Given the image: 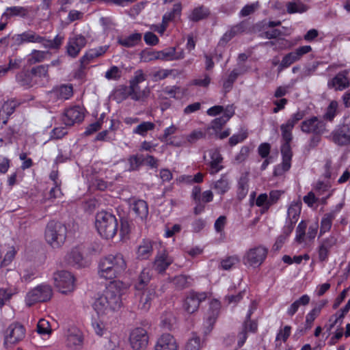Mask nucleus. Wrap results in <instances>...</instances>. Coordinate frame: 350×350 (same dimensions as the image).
Wrapping results in <instances>:
<instances>
[{"instance_id":"52","label":"nucleus","mask_w":350,"mask_h":350,"mask_svg":"<svg viewBox=\"0 0 350 350\" xmlns=\"http://www.w3.org/2000/svg\"><path fill=\"white\" fill-rule=\"evenodd\" d=\"M37 332L42 335L50 334L52 332V329L49 322L46 319H41L37 324Z\"/></svg>"},{"instance_id":"15","label":"nucleus","mask_w":350,"mask_h":350,"mask_svg":"<svg viewBox=\"0 0 350 350\" xmlns=\"http://www.w3.org/2000/svg\"><path fill=\"white\" fill-rule=\"evenodd\" d=\"M25 334V330L23 325L18 323L11 324L6 330L5 343L14 344L22 340Z\"/></svg>"},{"instance_id":"32","label":"nucleus","mask_w":350,"mask_h":350,"mask_svg":"<svg viewBox=\"0 0 350 350\" xmlns=\"http://www.w3.org/2000/svg\"><path fill=\"white\" fill-rule=\"evenodd\" d=\"M142 40V34L135 33L130 36L119 39V43L126 47H132L137 45Z\"/></svg>"},{"instance_id":"10","label":"nucleus","mask_w":350,"mask_h":350,"mask_svg":"<svg viewBox=\"0 0 350 350\" xmlns=\"http://www.w3.org/2000/svg\"><path fill=\"white\" fill-rule=\"evenodd\" d=\"M310 46H303L297 48L294 51L291 52L282 58V62L278 66V72H281L284 68H288L294 62L299 60L301 57L311 51Z\"/></svg>"},{"instance_id":"46","label":"nucleus","mask_w":350,"mask_h":350,"mask_svg":"<svg viewBox=\"0 0 350 350\" xmlns=\"http://www.w3.org/2000/svg\"><path fill=\"white\" fill-rule=\"evenodd\" d=\"M154 126V124L151 122H143L135 127L133 130V133L145 136L148 131L153 130Z\"/></svg>"},{"instance_id":"1","label":"nucleus","mask_w":350,"mask_h":350,"mask_svg":"<svg viewBox=\"0 0 350 350\" xmlns=\"http://www.w3.org/2000/svg\"><path fill=\"white\" fill-rule=\"evenodd\" d=\"M124 284L116 280L108 284L103 293L94 301L93 308L99 316H111L122 305Z\"/></svg>"},{"instance_id":"57","label":"nucleus","mask_w":350,"mask_h":350,"mask_svg":"<svg viewBox=\"0 0 350 350\" xmlns=\"http://www.w3.org/2000/svg\"><path fill=\"white\" fill-rule=\"evenodd\" d=\"M27 42L38 43L43 41L42 36H40L33 31L23 32Z\"/></svg>"},{"instance_id":"14","label":"nucleus","mask_w":350,"mask_h":350,"mask_svg":"<svg viewBox=\"0 0 350 350\" xmlns=\"http://www.w3.org/2000/svg\"><path fill=\"white\" fill-rule=\"evenodd\" d=\"M83 109L79 106H74L65 111L62 116V121L66 126H72L75 123L83 121Z\"/></svg>"},{"instance_id":"45","label":"nucleus","mask_w":350,"mask_h":350,"mask_svg":"<svg viewBox=\"0 0 350 350\" xmlns=\"http://www.w3.org/2000/svg\"><path fill=\"white\" fill-rule=\"evenodd\" d=\"M241 30L239 25L232 27L229 31H226L219 42V44L224 46L227 44L232 38H234L238 32Z\"/></svg>"},{"instance_id":"5","label":"nucleus","mask_w":350,"mask_h":350,"mask_svg":"<svg viewBox=\"0 0 350 350\" xmlns=\"http://www.w3.org/2000/svg\"><path fill=\"white\" fill-rule=\"evenodd\" d=\"M53 291L50 285L41 284L28 292L25 302L29 306L38 302H46L51 299Z\"/></svg>"},{"instance_id":"19","label":"nucleus","mask_w":350,"mask_h":350,"mask_svg":"<svg viewBox=\"0 0 350 350\" xmlns=\"http://www.w3.org/2000/svg\"><path fill=\"white\" fill-rule=\"evenodd\" d=\"M173 259L169 256L165 250L159 252L154 259L153 269L158 273H162L172 263Z\"/></svg>"},{"instance_id":"23","label":"nucleus","mask_w":350,"mask_h":350,"mask_svg":"<svg viewBox=\"0 0 350 350\" xmlns=\"http://www.w3.org/2000/svg\"><path fill=\"white\" fill-rule=\"evenodd\" d=\"M132 211L135 217L139 219L144 221L148 215V206L146 201L138 200L134 201L131 205Z\"/></svg>"},{"instance_id":"16","label":"nucleus","mask_w":350,"mask_h":350,"mask_svg":"<svg viewBox=\"0 0 350 350\" xmlns=\"http://www.w3.org/2000/svg\"><path fill=\"white\" fill-rule=\"evenodd\" d=\"M86 42L85 38L82 35H76L70 38L66 47L68 55L72 57H77L81 49L85 46Z\"/></svg>"},{"instance_id":"51","label":"nucleus","mask_w":350,"mask_h":350,"mask_svg":"<svg viewBox=\"0 0 350 350\" xmlns=\"http://www.w3.org/2000/svg\"><path fill=\"white\" fill-rule=\"evenodd\" d=\"M307 228V224L304 221H301L297 226L296 229V237L295 241L301 243L304 241L305 238H306V230Z\"/></svg>"},{"instance_id":"26","label":"nucleus","mask_w":350,"mask_h":350,"mask_svg":"<svg viewBox=\"0 0 350 350\" xmlns=\"http://www.w3.org/2000/svg\"><path fill=\"white\" fill-rule=\"evenodd\" d=\"M152 254V243L149 240H144L138 246L137 251V258L148 259Z\"/></svg>"},{"instance_id":"28","label":"nucleus","mask_w":350,"mask_h":350,"mask_svg":"<svg viewBox=\"0 0 350 350\" xmlns=\"http://www.w3.org/2000/svg\"><path fill=\"white\" fill-rule=\"evenodd\" d=\"M17 82L25 88L32 87L36 81L33 80V76L31 74V71L23 70L18 72L16 76Z\"/></svg>"},{"instance_id":"34","label":"nucleus","mask_w":350,"mask_h":350,"mask_svg":"<svg viewBox=\"0 0 350 350\" xmlns=\"http://www.w3.org/2000/svg\"><path fill=\"white\" fill-rule=\"evenodd\" d=\"M105 53V49L100 48L89 50L80 59L81 66H85L92 59Z\"/></svg>"},{"instance_id":"7","label":"nucleus","mask_w":350,"mask_h":350,"mask_svg":"<svg viewBox=\"0 0 350 350\" xmlns=\"http://www.w3.org/2000/svg\"><path fill=\"white\" fill-rule=\"evenodd\" d=\"M54 282L55 286L63 294L72 292L75 288V278L67 271H59L54 273Z\"/></svg>"},{"instance_id":"62","label":"nucleus","mask_w":350,"mask_h":350,"mask_svg":"<svg viewBox=\"0 0 350 350\" xmlns=\"http://www.w3.org/2000/svg\"><path fill=\"white\" fill-rule=\"evenodd\" d=\"M268 196L266 193L259 195L256 200V204L258 206H262L263 212L269 209L270 205L268 204Z\"/></svg>"},{"instance_id":"18","label":"nucleus","mask_w":350,"mask_h":350,"mask_svg":"<svg viewBox=\"0 0 350 350\" xmlns=\"http://www.w3.org/2000/svg\"><path fill=\"white\" fill-rule=\"evenodd\" d=\"M178 344L170 334H162L157 341L154 350H177Z\"/></svg>"},{"instance_id":"20","label":"nucleus","mask_w":350,"mask_h":350,"mask_svg":"<svg viewBox=\"0 0 350 350\" xmlns=\"http://www.w3.org/2000/svg\"><path fill=\"white\" fill-rule=\"evenodd\" d=\"M348 70H343L338 72L331 81L328 82L329 88H334L336 90H342L350 85L347 75Z\"/></svg>"},{"instance_id":"4","label":"nucleus","mask_w":350,"mask_h":350,"mask_svg":"<svg viewBox=\"0 0 350 350\" xmlns=\"http://www.w3.org/2000/svg\"><path fill=\"white\" fill-rule=\"evenodd\" d=\"M67 228L59 221H49L45 228L44 238L46 243L53 248H60L65 243Z\"/></svg>"},{"instance_id":"3","label":"nucleus","mask_w":350,"mask_h":350,"mask_svg":"<svg viewBox=\"0 0 350 350\" xmlns=\"http://www.w3.org/2000/svg\"><path fill=\"white\" fill-rule=\"evenodd\" d=\"M95 226L100 235L106 239L113 238L118 231V220L116 216L105 211L96 214Z\"/></svg>"},{"instance_id":"58","label":"nucleus","mask_w":350,"mask_h":350,"mask_svg":"<svg viewBox=\"0 0 350 350\" xmlns=\"http://www.w3.org/2000/svg\"><path fill=\"white\" fill-rule=\"evenodd\" d=\"M200 339L196 336L189 339L185 346V350H200Z\"/></svg>"},{"instance_id":"47","label":"nucleus","mask_w":350,"mask_h":350,"mask_svg":"<svg viewBox=\"0 0 350 350\" xmlns=\"http://www.w3.org/2000/svg\"><path fill=\"white\" fill-rule=\"evenodd\" d=\"M150 271L148 269H144L139 276V282L135 286L136 288L138 291L142 290L144 286L150 282Z\"/></svg>"},{"instance_id":"61","label":"nucleus","mask_w":350,"mask_h":350,"mask_svg":"<svg viewBox=\"0 0 350 350\" xmlns=\"http://www.w3.org/2000/svg\"><path fill=\"white\" fill-rule=\"evenodd\" d=\"M15 109V104L14 102H5L1 107V115H5L8 118L9 116L13 113Z\"/></svg>"},{"instance_id":"30","label":"nucleus","mask_w":350,"mask_h":350,"mask_svg":"<svg viewBox=\"0 0 350 350\" xmlns=\"http://www.w3.org/2000/svg\"><path fill=\"white\" fill-rule=\"evenodd\" d=\"M138 295L139 296V308L143 311H147L150 307V301L154 297V293L145 291L142 293H139Z\"/></svg>"},{"instance_id":"40","label":"nucleus","mask_w":350,"mask_h":350,"mask_svg":"<svg viewBox=\"0 0 350 350\" xmlns=\"http://www.w3.org/2000/svg\"><path fill=\"white\" fill-rule=\"evenodd\" d=\"M286 10L289 14L303 13L308 10V7L299 1H295L288 2L286 4Z\"/></svg>"},{"instance_id":"53","label":"nucleus","mask_w":350,"mask_h":350,"mask_svg":"<svg viewBox=\"0 0 350 350\" xmlns=\"http://www.w3.org/2000/svg\"><path fill=\"white\" fill-rule=\"evenodd\" d=\"M229 120V116H222L219 118H217L211 122V126L209 129H212L215 132L221 130L223 126Z\"/></svg>"},{"instance_id":"50","label":"nucleus","mask_w":350,"mask_h":350,"mask_svg":"<svg viewBox=\"0 0 350 350\" xmlns=\"http://www.w3.org/2000/svg\"><path fill=\"white\" fill-rule=\"evenodd\" d=\"M241 72L237 69H234L228 75L227 79L224 81L223 87L226 92H229L232 88L234 82L237 79L238 76Z\"/></svg>"},{"instance_id":"37","label":"nucleus","mask_w":350,"mask_h":350,"mask_svg":"<svg viewBox=\"0 0 350 350\" xmlns=\"http://www.w3.org/2000/svg\"><path fill=\"white\" fill-rule=\"evenodd\" d=\"M213 188L218 193L224 194L230 189L229 180L226 175H222L219 180L214 182Z\"/></svg>"},{"instance_id":"31","label":"nucleus","mask_w":350,"mask_h":350,"mask_svg":"<svg viewBox=\"0 0 350 350\" xmlns=\"http://www.w3.org/2000/svg\"><path fill=\"white\" fill-rule=\"evenodd\" d=\"M301 203L298 202H293L291 204L287 211V220L289 222L295 224L297 221L301 212Z\"/></svg>"},{"instance_id":"25","label":"nucleus","mask_w":350,"mask_h":350,"mask_svg":"<svg viewBox=\"0 0 350 350\" xmlns=\"http://www.w3.org/2000/svg\"><path fill=\"white\" fill-rule=\"evenodd\" d=\"M128 94L133 100H141L146 98L150 94V88L146 86L144 89H141L139 85H130Z\"/></svg>"},{"instance_id":"27","label":"nucleus","mask_w":350,"mask_h":350,"mask_svg":"<svg viewBox=\"0 0 350 350\" xmlns=\"http://www.w3.org/2000/svg\"><path fill=\"white\" fill-rule=\"evenodd\" d=\"M209 8L200 5L195 8L189 15V20L193 22H198L208 17L210 15Z\"/></svg>"},{"instance_id":"38","label":"nucleus","mask_w":350,"mask_h":350,"mask_svg":"<svg viewBox=\"0 0 350 350\" xmlns=\"http://www.w3.org/2000/svg\"><path fill=\"white\" fill-rule=\"evenodd\" d=\"M335 218V213L334 212L326 213L323 217L322 218L321 222V228H320V234L322 235L323 234L325 233L326 232H328L332 227V221Z\"/></svg>"},{"instance_id":"33","label":"nucleus","mask_w":350,"mask_h":350,"mask_svg":"<svg viewBox=\"0 0 350 350\" xmlns=\"http://www.w3.org/2000/svg\"><path fill=\"white\" fill-rule=\"evenodd\" d=\"M28 9L22 6H13L7 8L5 12L3 13V16L11 17L14 16H18L21 17H26L28 14Z\"/></svg>"},{"instance_id":"49","label":"nucleus","mask_w":350,"mask_h":350,"mask_svg":"<svg viewBox=\"0 0 350 350\" xmlns=\"http://www.w3.org/2000/svg\"><path fill=\"white\" fill-rule=\"evenodd\" d=\"M145 157L142 154L133 155L129 159L130 164L129 170L134 171L138 170V168L144 163Z\"/></svg>"},{"instance_id":"48","label":"nucleus","mask_w":350,"mask_h":350,"mask_svg":"<svg viewBox=\"0 0 350 350\" xmlns=\"http://www.w3.org/2000/svg\"><path fill=\"white\" fill-rule=\"evenodd\" d=\"M48 51L33 50L30 54L28 62L31 64H36L44 61L46 59Z\"/></svg>"},{"instance_id":"11","label":"nucleus","mask_w":350,"mask_h":350,"mask_svg":"<svg viewBox=\"0 0 350 350\" xmlns=\"http://www.w3.org/2000/svg\"><path fill=\"white\" fill-rule=\"evenodd\" d=\"M330 139L339 146L350 145V125L342 124L338 126L332 132Z\"/></svg>"},{"instance_id":"39","label":"nucleus","mask_w":350,"mask_h":350,"mask_svg":"<svg viewBox=\"0 0 350 350\" xmlns=\"http://www.w3.org/2000/svg\"><path fill=\"white\" fill-rule=\"evenodd\" d=\"M50 65H39L31 69V74L33 78L46 79L47 81L49 79V68Z\"/></svg>"},{"instance_id":"24","label":"nucleus","mask_w":350,"mask_h":350,"mask_svg":"<svg viewBox=\"0 0 350 350\" xmlns=\"http://www.w3.org/2000/svg\"><path fill=\"white\" fill-rule=\"evenodd\" d=\"M51 96L60 100H68L73 95L72 85H62L55 87L51 92Z\"/></svg>"},{"instance_id":"8","label":"nucleus","mask_w":350,"mask_h":350,"mask_svg":"<svg viewBox=\"0 0 350 350\" xmlns=\"http://www.w3.org/2000/svg\"><path fill=\"white\" fill-rule=\"evenodd\" d=\"M148 333L142 327H137L130 334L129 342L133 350H145L148 347Z\"/></svg>"},{"instance_id":"22","label":"nucleus","mask_w":350,"mask_h":350,"mask_svg":"<svg viewBox=\"0 0 350 350\" xmlns=\"http://www.w3.org/2000/svg\"><path fill=\"white\" fill-rule=\"evenodd\" d=\"M211 161L208 163L209 165V172L211 174H215L219 172L223 166L221 165L223 158L217 149H211L209 151Z\"/></svg>"},{"instance_id":"12","label":"nucleus","mask_w":350,"mask_h":350,"mask_svg":"<svg viewBox=\"0 0 350 350\" xmlns=\"http://www.w3.org/2000/svg\"><path fill=\"white\" fill-rule=\"evenodd\" d=\"M281 153L282 155V163L277 165L273 172V174L276 176L282 175L291 167V161L293 156L291 145L283 144L281 146Z\"/></svg>"},{"instance_id":"43","label":"nucleus","mask_w":350,"mask_h":350,"mask_svg":"<svg viewBox=\"0 0 350 350\" xmlns=\"http://www.w3.org/2000/svg\"><path fill=\"white\" fill-rule=\"evenodd\" d=\"M181 10L182 7L180 3L174 4L172 10L163 15L162 23L167 25L169 22L172 21L176 15L180 14Z\"/></svg>"},{"instance_id":"63","label":"nucleus","mask_w":350,"mask_h":350,"mask_svg":"<svg viewBox=\"0 0 350 350\" xmlns=\"http://www.w3.org/2000/svg\"><path fill=\"white\" fill-rule=\"evenodd\" d=\"M16 253V252L15 249L14 247H11V249L5 254L3 260L1 262V266L5 267L10 265L14 258Z\"/></svg>"},{"instance_id":"13","label":"nucleus","mask_w":350,"mask_h":350,"mask_svg":"<svg viewBox=\"0 0 350 350\" xmlns=\"http://www.w3.org/2000/svg\"><path fill=\"white\" fill-rule=\"evenodd\" d=\"M301 130L306 133L320 135L325 130V126L323 121L319 120L317 117L313 116L301 122Z\"/></svg>"},{"instance_id":"2","label":"nucleus","mask_w":350,"mask_h":350,"mask_svg":"<svg viewBox=\"0 0 350 350\" xmlns=\"http://www.w3.org/2000/svg\"><path fill=\"white\" fill-rule=\"evenodd\" d=\"M126 268V262L122 254H109L100 259L98 274L100 278L112 280L124 273Z\"/></svg>"},{"instance_id":"21","label":"nucleus","mask_w":350,"mask_h":350,"mask_svg":"<svg viewBox=\"0 0 350 350\" xmlns=\"http://www.w3.org/2000/svg\"><path fill=\"white\" fill-rule=\"evenodd\" d=\"M83 344V337L81 332L74 329L69 331L66 338V345L68 347L72 350H80Z\"/></svg>"},{"instance_id":"36","label":"nucleus","mask_w":350,"mask_h":350,"mask_svg":"<svg viewBox=\"0 0 350 350\" xmlns=\"http://www.w3.org/2000/svg\"><path fill=\"white\" fill-rule=\"evenodd\" d=\"M43 41L40 43L42 46L47 49H58L61 46L64 37L59 35H57L53 40H48L44 37H42Z\"/></svg>"},{"instance_id":"64","label":"nucleus","mask_w":350,"mask_h":350,"mask_svg":"<svg viewBox=\"0 0 350 350\" xmlns=\"http://www.w3.org/2000/svg\"><path fill=\"white\" fill-rule=\"evenodd\" d=\"M174 322V317L172 314H167L162 317L161 325L166 329H170Z\"/></svg>"},{"instance_id":"59","label":"nucleus","mask_w":350,"mask_h":350,"mask_svg":"<svg viewBox=\"0 0 350 350\" xmlns=\"http://www.w3.org/2000/svg\"><path fill=\"white\" fill-rule=\"evenodd\" d=\"M247 328H248V323L247 322H244L242 327V330L238 334V347H241L247 338Z\"/></svg>"},{"instance_id":"35","label":"nucleus","mask_w":350,"mask_h":350,"mask_svg":"<svg viewBox=\"0 0 350 350\" xmlns=\"http://www.w3.org/2000/svg\"><path fill=\"white\" fill-rule=\"evenodd\" d=\"M310 297L307 295H302L299 299L294 301L287 310V314L289 316H293L297 311L300 306H306L310 302Z\"/></svg>"},{"instance_id":"9","label":"nucleus","mask_w":350,"mask_h":350,"mask_svg":"<svg viewBox=\"0 0 350 350\" xmlns=\"http://www.w3.org/2000/svg\"><path fill=\"white\" fill-rule=\"evenodd\" d=\"M206 299L205 293L191 291L188 293L183 303V309L189 314L196 312L202 301Z\"/></svg>"},{"instance_id":"17","label":"nucleus","mask_w":350,"mask_h":350,"mask_svg":"<svg viewBox=\"0 0 350 350\" xmlns=\"http://www.w3.org/2000/svg\"><path fill=\"white\" fill-rule=\"evenodd\" d=\"M65 260L67 264L73 267H82L85 266L82 250L79 247H75L68 252L65 256Z\"/></svg>"},{"instance_id":"41","label":"nucleus","mask_w":350,"mask_h":350,"mask_svg":"<svg viewBox=\"0 0 350 350\" xmlns=\"http://www.w3.org/2000/svg\"><path fill=\"white\" fill-rule=\"evenodd\" d=\"M248 191V178L246 174L242 175L238 182L237 194L239 199H243Z\"/></svg>"},{"instance_id":"44","label":"nucleus","mask_w":350,"mask_h":350,"mask_svg":"<svg viewBox=\"0 0 350 350\" xmlns=\"http://www.w3.org/2000/svg\"><path fill=\"white\" fill-rule=\"evenodd\" d=\"M239 258L237 255L228 256L224 259H222L220 262V267L223 270H230L235 265L239 262Z\"/></svg>"},{"instance_id":"56","label":"nucleus","mask_w":350,"mask_h":350,"mask_svg":"<svg viewBox=\"0 0 350 350\" xmlns=\"http://www.w3.org/2000/svg\"><path fill=\"white\" fill-rule=\"evenodd\" d=\"M338 103L335 100H332L326 109V112L323 118L327 120L332 121L336 116Z\"/></svg>"},{"instance_id":"54","label":"nucleus","mask_w":350,"mask_h":350,"mask_svg":"<svg viewBox=\"0 0 350 350\" xmlns=\"http://www.w3.org/2000/svg\"><path fill=\"white\" fill-rule=\"evenodd\" d=\"M248 133L247 131L242 130L241 133L234 134L229 138V144L234 146L237 144L243 142L247 137Z\"/></svg>"},{"instance_id":"6","label":"nucleus","mask_w":350,"mask_h":350,"mask_svg":"<svg viewBox=\"0 0 350 350\" xmlns=\"http://www.w3.org/2000/svg\"><path fill=\"white\" fill-rule=\"evenodd\" d=\"M268 249L264 246L258 245L249 249L243 257L245 265L258 267L265 260Z\"/></svg>"},{"instance_id":"55","label":"nucleus","mask_w":350,"mask_h":350,"mask_svg":"<svg viewBox=\"0 0 350 350\" xmlns=\"http://www.w3.org/2000/svg\"><path fill=\"white\" fill-rule=\"evenodd\" d=\"M122 71L116 66H113L108 70L105 75V77L108 80H118L121 77Z\"/></svg>"},{"instance_id":"60","label":"nucleus","mask_w":350,"mask_h":350,"mask_svg":"<svg viewBox=\"0 0 350 350\" xmlns=\"http://www.w3.org/2000/svg\"><path fill=\"white\" fill-rule=\"evenodd\" d=\"M331 187L329 183H324L323 181H318L314 185V189L318 195H322L325 192L328 191Z\"/></svg>"},{"instance_id":"29","label":"nucleus","mask_w":350,"mask_h":350,"mask_svg":"<svg viewBox=\"0 0 350 350\" xmlns=\"http://www.w3.org/2000/svg\"><path fill=\"white\" fill-rule=\"evenodd\" d=\"M177 290H183L189 287L191 284V278L186 275H176L173 278H169Z\"/></svg>"},{"instance_id":"42","label":"nucleus","mask_w":350,"mask_h":350,"mask_svg":"<svg viewBox=\"0 0 350 350\" xmlns=\"http://www.w3.org/2000/svg\"><path fill=\"white\" fill-rule=\"evenodd\" d=\"M174 55L175 48L173 47L157 52V55H154V57H150L149 60H152V59H159L164 61H172L174 60Z\"/></svg>"}]
</instances>
